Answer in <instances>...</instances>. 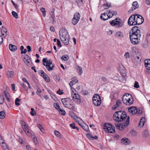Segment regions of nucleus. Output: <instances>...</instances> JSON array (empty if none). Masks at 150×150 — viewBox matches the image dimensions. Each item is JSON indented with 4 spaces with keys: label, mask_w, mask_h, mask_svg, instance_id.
Instances as JSON below:
<instances>
[{
    "label": "nucleus",
    "mask_w": 150,
    "mask_h": 150,
    "mask_svg": "<svg viewBox=\"0 0 150 150\" xmlns=\"http://www.w3.org/2000/svg\"><path fill=\"white\" fill-rule=\"evenodd\" d=\"M7 74L8 77H11L13 76L14 75V72L12 71H7Z\"/></svg>",
    "instance_id": "cd10ccee"
},
{
    "label": "nucleus",
    "mask_w": 150,
    "mask_h": 150,
    "mask_svg": "<svg viewBox=\"0 0 150 150\" xmlns=\"http://www.w3.org/2000/svg\"><path fill=\"white\" fill-rule=\"evenodd\" d=\"M57 45L59 47H61L62 46L61 45V43L59 40H57Z\"/></svg>",
    "instance_id": "e2e57ef3"
},
{
    "label": "nucleus",
    "mask_w": 150,
    "mask_h": 150,
    "mask_svg": "<svg viewBox=\"0 0 150 150\" xmlns=\"http://www.w3.org/2000/svg\"><path fill=\"white\" fill-rule=\"evenodd\" d=\"M4 95L5 96L6 98L9 97V94H8V93L6 91V90L4 91Z\"/></svg>",
    "instance_id": "4d7b16f0"
},
{
    "label": "nucleus",
    "mask_w": 150,
    "mask_h": 150,
    "mask_svg": "<svg viewBox=\"0 0 150 150\" xmlns=\"http://www.w3.org/2000/svg\"><path fill=\"white\" fill-rule=\"evenodd\" d=\"M12 14L13 16L15 18H18V14L16 12L14 11H13L12 12Z\"/></svg>",
    "instance_id": "09e8293b"
},
{
    "label": "nucleus",
    "mask_w": 150,
    "mask_h": 150,
    "mask_svg": "<svg viewBox=\"0 0 150 150\" xmlns=\"http://www.w3.org/2000/svg\"><path fill=\"white\" fill-rule=\"evenodd\" d=\"M144 65L147 69L150 70V59H148L145 60Z\"/></svg>",
    "instance_id": "6ab92c4d"
},
{
    "label": "nucleus",
    "mask_w": 150,
    "mask_h": 150,
    "mask_svg": "<svg viewBox=\"0 0 150 150\" xmlns=\"http://www.w3.org/2000/svg\"><path fill=\"white\" fill-rule=\"evenodd\" d=\"M115 36L117 38H120L123 37V35L120 31H118L116 33Z\"/></svg>",
    "instance_id": "a878e982"
},
{
    "label": "nucleus",
    "mask_w": 150,
    "mask_h": 150,
    "mask_svg": "<svg viewBox=\"0 0 150 150\" xmlns=\"http://www.w3.org/2000/svg\"><path fill=\"white\" fill-rule=\"evenodd\" d=\"M103 6H104L105 7V8L106 9L108 8H110L111 6L110 5H108L107 4H104L103 5Z\"/></svg>",
    "instance_id": "864d4df0"
},
{
    "label": "nucleus",
    "mask_w": 150,
    "mask_h": 150,
    "mask_svg": "<svg viewBox=\"0 0 150 150\" xmlns=\"http://www.w3.org/2000/svg\"><path fill=\"white\" fill-rule=\"evenodd\" d=\"M142 46L144 48H146L148 47V44L147 42L143 43L142 44Z\"/></svg>",
    "instance_id": "6e6d98bb"
},
{
    "label": "nucleus",
    "mask_w": 150,
    "mask_h": 150,
    "mask_svg": "<svg viewBox=\"0 0 150 150\" xmlns=\"http://www.w3.org/2000/svg\"><path fill=\"white\" fill-rule=\"evenodd\" d=\"M4 101V98L3 96L0 95V103L2 104Z\"/></svg>",
    "instance_id": "a18cd8bd"
},
{
    "label": "nucleus",
    "mask_w": 150,
    "mask_h": 150,
    "mask_svg": "<svg viewBox=\"0 0 150 150\" xmlns=\"http://www.w3.org/2000/svg\"><path fill=\"white\" fill-rule=\"evenodd\" d=\"M42 62L43 65L46 67V68L49 71H51L53 69L54 66V64H52V62L51 59L47 60V58H44L42 60Z\"/></svg>",
    "instance_id": "423d86ee"
},
{
    "label": "nucleus",
    "mask_w": 150,
    "mask_h": 150,
    "mask_svg": "<svg viewBox=\"0 0 150 150\" xmlns=\"http://www.w3.org/2000/svg\"><path fill=\"white\" fill-rule=\"evenodd\" d=\"M38 128L43 133H45V130L41 124H38Z\"/></svg>",
    "instance_id": "7c9ffc66"
},
{
    "label": "nucleus",
    "mask_w": 150,
    "mask_h": 150,
    "mask_svg": "<svg viewBox=\"0 0 150 150\" xmlns=\"http://www.w3.org/2000/svg\"><path fill=\"white\" fill-rule=\"evenodd\" d=\"M73 100L74 101L78 104L81 103V98L80 95L76 93L71 94Z\"/></svg>",
    "instance_id": "1a4fd4ad"
},
{
    "label": "nucleus",
    "mask_w": 150,
    "mask_h": 150,
    "mask_svg": "<svg viewBox=\"0 0 150 150\" xmlns=\"http://www.w3.org/2000/svg\"><path fill=\"white\" fill-rule=\"evenodd\" d=\"M22 127L27 134L29 136L30 135V134L29 132V131L28 129V127L25 124L24 125H22Z\"/></svg>",
    "instance_id": "aec40b11"
},
{
    "label": "nucleus",
    "mask_w": 150,
    "mask_h": 150,
    "mask_svg": "<svg viewBox=\"0 0 150 150\" xmlns=\"http://www.w3.org/2000/svg\"><path fill=\"white\" fill-rule=\"evenodd\" d=\"M134 87L136 88H138L139 87L138 83L137 81H135L134 84Z\"/></svg>",
    "instance_id": "5fc2aeb1"
},
{
    "label": "nucleus",
    "mask_w": 150,
    "mask_h": 150,
    "mask_svg": "<svg viewBox=\"0 0 150 150\" xmlns=\"http://www.w3.org/2000/svg\"><path fill=\"white\" fill-rule=\"evenodd\" d=\"M132 7L130 10V11H133L139 7V5L138 3L136 1L134 2L132 4Z\"/></svg>",
    "instance_id": "f3484780"
},
{
    "label": "nucleus",
    "mask_w": 150,
    "mask_h": 150,
    "mask_svg": "<svg viewBox=\"0 0 150 150\" xmlns=\"http://www.w3.org/2000/svg\"><path fill=\"white\" fill-rule=\"evenodd\" d=\"M125 112L120 111L116 112L113 115V119L116 122H120L124 121L127 118Z\"/></svg>",
    "instance_id": "f257e3e1"
},
{
    "label": "nucleus",
    "mask_w": 150,
    "mask_h": 150,
    "mask_svg": "<svg viewBox=\"0 0 150 150\" xmlns=\"http://www.w3.org/2000/svg\"><path fill=\"white\" fill-rule=\"evenodd\" d=\"M129 117L128 116L127 117L126 122L123 123V126H124V127H127L129 125Z\"/></svg>",
    "instance_id": "2f4dec72"
},
{
    "label": "nucleus",
    "mask_w": 150,
    "mask_h": 150,
    "mask_svg": "<svg viewBox=\"0 0 150 150\" xmlns=\"http://www.w3.org/2000/svg\"><path fill=\"white\" fill-rule=\"evenodd\" d=\"M9 49L12 51H14L17 49V47L16 45L11 44L9 45Z\"/></svg>",
    "instance_id": "5701e85b"
},
{
    "label": "nucleus",
    "mask_w": 150,
    "mask_h": 150,
    "mask_svg": "<svg viewBox=\"0 0 150 150\" xmlns=\"http://www.w3.org/2000/svg\"><path fill=\"white\" fill-rule=\"evenodd\" d=\"M77 69L79 75H81L83 73V70L81 67L78 66L77 68Z\"/></svg>",
    "instance_id": "e433bc0d"
},
{
    "label": "nucleus",
    "mask_w": 150,
    "mask_h": 150,
    "mask_svg": "<svg viewBox=\"0 0 150 150\" xmlns=\"http://www.w3.org/2000/svg\"><path fill=\"white\" fill-rule=\"evenodd\" d=\"M39 74L45 79L47 82H50V79L48 76L43 70H40L39 71Z\"/></svg>",
    "instance_id": "f8f14e48"
},
{
    "label": "nucleus",
    "mask_w": 150,
    "mask_h": 150,
    "mask_svg": "<svg viewBox=\"0 0 150 150\" xmlns=\"http://www.w3.org/2000/svg\"><path fill=\"white\" fill-rule=\"evenodd\" d=\"M118 79L119 81H125V78L123 76H122V77L120 76L119 77Z\"/></svg>",
    "instance_id": "13d9d810"
},
{
    "label": "nucleus",
    "mask_w": 150,
    "mask_h": 150,
    "mask_svg": "<svg viewBox=\"0 0 150 150\" xmlns=\"http://www.w3.org/2000/svg\"><path fill=\"white\" fill-rule=\"evenodd\" d=\"M5 113L4 111H1L0 112V118L3 119L5 117Z\"/></svg>",
    "instance_id": "72a5a7b5"
},
{
    "label": "nucleus",
    "mask_w": 150,
    "mask_h": 150,
    "mask_svg": "<svg viewBox=\"0 0 150 150\" xmlns=\"http://www.w3.org/2000/svg\"><path fill=\"white\" fill-rule=\"evenodd\" d=\"M23 58L25 63L28 66H29L31 62L30 57L27 54L24 55Z\"/></svg>",
    "instance_id": "ddd939ff"
},
{
    "label": "nucleus",
    "mask_w": 150,
    "mask_h": 150,
    "mask_svg": "<svg viewBox=\"0 0 150 150\" xmlns=\"http://www.w3.org/2000/svg\"><path fill=\"white\" fill-rule=\"evenodd\" d=\"M52 15L51 17L53 19V22L54 23V22H55V21L54 19L55 16L54 13L53 12H52Z\"/></svg>",
    "instance_id": "69168bd1"
},
{
    "label": "nucleus",
    "mask_w": 150,
    "mask_h": 150,
    "mask_svg": "<svg viewBox=\"0 0 150 150\" xmlns=\"http://www.w3.org/2000/svg\"><path fill=\"white\" fill-rule=\"evenodd\" d=\"M21 100L20 99H19L18 98H16L15 101V104L17 106L19 105L20 104L19 102Z\"/></svg>",
    "instance_id": "c03bdc74"
},
{
    "label": "nucleus",
    "mask_w": 150,
    "mask_h": 150,
    "mask_svg": "<svg viewBox=\"0 0 150 150\" xmlns=\"http://www.w3.org/2000/svg\"><path fill=\"white\" fill-rule=\"evenodd\" d=\"M54 134L57 137H60V134L59 133V132L57 131H54Z\"/></svg>",
    "instance_id": "603ef678"
},
{
    "label": "nucleus",
    "mask_w": 150,
    "mask_h": 150,
    "mask_svg": "<svg viewBox=\"0 0 150 150\" xmlns=\"http://www.w3.org/2000/svg\"><path fill=\"white\" fill-rule=\"evenodd\" d=\"M0 143L1 144L2 147L4 150H9L3 139L0 140Z\"/></svg>",
    "instance_id": "412c9836"
},
{
    "label": "nucleus",
    "mask_w": 150,
    "mask_h": 150,
    "mask_svg": "<svg viewBox=\"0 0 150 150\" xmlns=\"http://www.w3.org/2000/svg\"><path fill=\"white\" fill-rule=\"evenodd\" d=\"M128 111L133 115L135 114L137 112V109L135 107H131L128 109Z\"/></svg>",
    "instance_id": "dca6fc26"
},
{
    "label": "nucleus",
    "mask_w": 150,
    "mask_h": 150,
    "mask_svg": "<svg viewBox=\"0 0 150 150\" xmlns=\"http://www.w3.org/2000/svg\"><path fill=\"white\" fill-rule=\"evenodd\" d=\"M100 18L101 20L103 21H105L108 19V18H111V16L108 15V13H104L101 15Z\"/></svg>",
    "instance_id": "2eb2a0df"
},
{
    "label": "nucleus",
    "mask_w": 150,
    "mask_h": 150,
    "mask_svg": "<svg viewBox=\"0 0 150 150\" xmlns=\"http://www.w3.org/2000/svg\"><path fill=\"white\" fill-rule=\"evenodd\" d=\"M59 113L63 115H65L66 114V112L64 110H63L60 108L58 110Z\"/></svg>",
    "instance_id": "a19ab883"
},
{
    "label": "nucleus",
    "mask_w": 150,
    "mask_h": 150,
    "mask_svg": "<svg viewBox=\"0 0 150 150\" xmlns=\"http://www.w3.org/2000/svg\"><path fill=\"white\" fill-rule=\"evenodd\" d=\"M40 10L43 13V17H45L46 16V11L45 9L44 8H40Z\"/></svg>",
    "instance_id": "37998d69"
},
{
    "label": "nucleus",
    "mask_w": 150,
    "mask_h": 150,
    "mask_svg": "<svg viewBox=\"0 0 150 150\" xmlns=\"http://www.w3.org/2000/svg\"><path fill=\"white\" fill-rule=\"evenodd\" d=\"M69 58V57L66 55H64L62 56L61 58L64 61L67 60Z\"/></svg>",
    "instance_id": "de8ad7c7"
},
{
    "label": "nucleus",
    "mask_w": 150,
    "mask_h": 150,
    "mask_svg": "<svg viewBox=\"0 0 150 150\" xmlns=\"http://www.w3.org/2000/svg\"><path fill=\"white\" fill-rule=\"evenodd\" d=\"M54 106L55 108L56 109L59 110V109H60V108L59 105L57 103H55L54 104Z\"/></svg>",
    "instance_id": "49530a36"
},
{
    "label": "nucleus",
    "mask_w": 150,
    "mask_h": 150,
    "mask_svg": "<svg viewBox=\"0 0 150 150\" xmlns=\"http://www.w3.org/2000/svg\"><path fill=\"white\" fill-rule=\"evenodd\" d=\"M136 25H140L144 22L143 18L141 16L136 14Z\"/></svg>",
    "instance_id": "9b49d317"
},
{
    "label": "nucleus",
    "mask_w": 150,
    "mask_h": 150,
    "mask_svg": "<svg viewBox=\"0 0 150 150\" xmlns=\"http://www.w3.org/2000/svg\"><path fill=\"white\" fill-rule=\"evenodd\" d=\"M88 93V92L86 90L83 91H82V94L84 95H87Z\"/></svg>",
    "instance_id": "338daca9"
},
{
    "label": "nucleus",
    "mask_w": 150,
    "mask_h": 150,
    "mask_svg": "<svg viewBox=\"0 0 150 150\" xmlns=\"http://www.w3.org/2000/svg\"><path fill=\"white\" fill-rule=\"evenodd\" d=\"M114 138L115 139H118L119 138H120V136L118 134H116L114 136Z\"/></svg>",
    "instance_id": "0e129e2a"
},
{
    "label": "nucleus",
    "mask_w": 150,
    "mask_h": 150,
    "mask_svg": "<svg viewBox=\"0 0 150 150\" xmlns=\"http://www.w3.org/2000/svg\"><path fill=\"white\" fill-rule=\"evenodd\" d=\"M61 101L64 106L70 110L74 109L75 106L71 99L69 98H62Z\"/></svg>",
    "instance_id": "7ed1b4c3"
},
{
    "label": "nucleus",
    "mask_w": 150,
    "mask_h": 150,
    "mask_svg": "<svg viewBox=\"0 0 150 150\" xmlns=\"http://www.w3.org/2000/svg\"><path fill=\"white\" fill-rule=\"evenodd\" d=\"M140 28L137 26L133 27L132 29V32L130 31L129 33L130 39H133L134 38L140 39L141 35V33L139 30Z\"/></svg>",
    "instance_id": "f03ea898"
},
{
    "label": "nucleus",
    "mask_w": 150,
    "mask_h": 150,
    "mask_svg": "<svg viewBox=\"0 0 150 150\" xmlns=\"http://www.w3.org/2000/svg\"><path fill=\"white\" fill-rule=\"evenodd\" d=\"M76 77H74L71 78V80L72 81H71L70 83H69V85L71 88H73L72 86L75 84L76 83L78 82V81L77 79H75Z\"/></svg>",
    "instance_id": "a211bd4d"
},
{
    "label": "nucleus",
    "mask_w": 150,
    "mask_h": 150,
    "mask_svg": "<svg viewBox=\"0 0 150 150\" xmlns=\"http://www.w3.org/2000/svg\"><path fill=\"white\" fill-rule=\"evenodd\" d=\"M79 124L81 126L82 128L86 131H88L89 130V127L86 124H84L83 125H81V124Z\"/></svg>",
    "instance_id": "c756f323"
},
{
    "label": "nucleus",
    "mask_w": 150,
    "mask_h": 150,
    "mask_svg": "<svg viewBox=\"0 0 150 150\" xmlns=\"http://www.w3.org/2000/svg\"><path fill=\"white\" fill-rule=\"evenodd\" d=\"M119 70L120 74L122 76L126 75V71L124 67L122 64L120 65L119 67Z\"/></svg>",
    "instance_id": "4468645a"
},
{
    "label": "nucleus",
    "mask_w": 150,
    "mask_h": 150,
    "mask_svg": "<svg viewBox=\"0 0 150 150\" xmlns=\"http://www.w3.org/2000/svg\"><path fill=\"white\" fill-rule=\"evenodd\" d=\"M33 140L35 142V144H37V143H38V141L37 140V139L36 138V136H34V137L33 138Z\"/></svg>",
    "instance_id": "052dcab7"
},
{
    "label": "nucleus",
    "mask_w": 150,
    "mask_h": 150,
    "mask_svg": "<svg viewBox=\"0 0 150 150\" xmlns=\"http://www.w3.org/2000/svg\"><path fill=\"white\" fill-rule=\"evenodd\" d=\"M117 105H118L119 106H120L121 104V102L120 100H117L116 102Z\"/></svg>",
    "instance_id": "774afa93"
},
{
    "label": "nucleus",
    "mask_w": 150,
    "mask_h": 150,
    "mask_svg": "<svg viewBox=\"0 0 150 150\" xmlns=\"http://www.w3.org/2000/svg\"><path fill=\"white\" fill-rule=\"evenodd\" d=\"M129 139L127 138H123L121 140V142L122 144H123L127 145L128 143H127V142Z\"/></svg>",
    "instance_id": "c85d7f7f"
},
{
    "label": "nucleus",
    "mask_w": 150,
    "mask_h": 150,
    "mask_svg": "<svg viewBox=\"0 0 150 150\" xmlns=\"http://www.w3.org/2000/svg\"><path fill=\"white\" fill-rule=\"evenodd\" d=\"M108 13V15L111 16V18L113 16H115L117 15V12L116 11H112L111 10H109Z\"/></svg>",
    "instance_id": "b1692460"
},
{
    "label": "nucleus",
    "mask_w": 150,
    "mask_h": 150,
    "mask_svg": "<svg viewBox=\"0 0 150 150\" xmlns=\"http://www.w3.org/2000/svg\"><path fill=\"white\" fill-rule=\"evenodd\" d=\"M136 15H133L129 18L128 23L129 25H136Z\"/></svg>",
    "instance_id": "9d476101"
},
{
    "label": "nucleus",
    "mask_w": 150,
    "mask_h": 150,
    "mask_svg": "<svg viewBox=\"0 0 150 150\" xmlns=\"http://www.w3.org/2000/svg\"><path fill=\"white\" fill-rule=\"evenodd\" d=\"M84 1L85 0H76L77 4L79 6L82 5L83 4Z\"/></svg>",
    "instance_id": "f704fd0d"
},
{
    "label": "nucleus",
    "mask_w": 150,
    "mask_h": 150,
    "mask_svg": "<svg viewBox=\"0 0 150 150\" xmlns=\"http://www.w3.org/2000/svg\"><path fill=\"white\" fill-rule=\"evenodd\" d=\"M86 137L92 140L93 136L90 134L87 133L86 134Z\"/></svg>",
    "instance_id": "8fccbe9b"
},
{
    "label": "nucleus",
    "mask_w": 150,
    "mask_h": 150,
    "mask_svg": "<svg viewBox=\"0 0 150 150\" xmlns=\"http://www.w3.org/2000/svg\"><path fill=\"white\" fill-rule=\"evenodd\" d=\"M145 119L144 117H142L140 120V121L139 123V126L140 127H142V126L144 125L145 122Z\"/></svg>",
    "instance_id": "bb28decb"
},
{
    "label": "nucleus",
    "mask_w": 150,
    "mask_h": 150,
    "mask_svg": "<svg viewBox=\"0 0 150 150\" xmlns=\"http://www.w3.org/2000/svg\"><path fill=\"white\" fill-rule=\"evenodd\" d=\"M99 98H101L98 95L95 94L93 97V101L98 100Z\"/></svg>",
    "instance_id": "4c0bfd02"
},
{
    "label": "nucleus",
    "mask_w": 150,
    "mask_h": 150,
    "mask_svg": "<svg viewBox=\"0 0 150 150\" xmlns=\"http://www.w3.org/2000/svg\"><path fill=\"white\" fill-rule=\"evenodd\" d=\"M60 39L64 44L66 45L69 44V35L67 30H64L62 32L61 36H60Z\"/></svg>",
    "instance_id": "39448f33"
},
{
    "label": "nucleus",
    "mask_w": 150,
    "mask_h": 150,
    "mask_svg": "<svg viewBox=\"0 0 150 150\" xmlns=\"http://www.w3.org/2000/svg\"><path fill=\"white\" fill-rule=\"evenodd\" d=\"M79 21L78 19L73 18L72 19V23L73 25H75L78 23Z\"/></svg>",
    "instance_id": "79ce46f5"
},
{
    "label": "nucleus",
    "mask_w": 150,
    "mask_h": 150,
    "mask_svg": "<svg viewBox=\"0 0 150 150\" xmlns=\"http://www.w3.org/2000/svg\"><path fill=\"white\" fill-rule=\"evenodd\" d=\"M22 80L23 82H26L28 84L29 88H31L30 87V85L29 83L27 81L26 79L25 78L23 77L22 79Z\"/></svg>",
    "instance_id": "3c124183"
},
{
    "label": "nucleus",
    "mask_w": 150,
    "mask_h": 150,
    "mask_svg": "<svg viewBox=\"0 0 150 150\" xmlns=\"http://www.w3.org/2000/svg\"><path fill=\"white\" fill-rule=\"evenodd\" d=\"M131 43L134 45L137 44L139 42L138 40L140 39H136V38H134L133 39H130Z\"/></svg>",
    "instance_id": "393cba45"
},
{
    "label": "nucleus",
    "mask_w": 150,
    "mask_h": 150,
    "mask_svg": "<svg viewBox=\"0 0 150 150\" xmlns=\"http://www.w3.org/2000/svg\"><path fill=\"white\" fill-rule=\"evenodd\" d=\"M70 126L73 129H75L76 126H75V124L74 123L71 124L70 125Z\"/></svg>",
    "instance_id": "bf43d9fd"
},
{
    "label": "nucleus",
    "mask_w": 150,
    "mask_h": 150,
    "mask_svg": "<svg viewBox=\"0 0 150 150\" xmlns=\"http://www.w3.org/2000/svg\"><path fill=\"white\" fill-rule=\"evenodd\" d=\"M103 129L107 132L112 133L115 132V128L110 124L105 123L104 125Z\"/></svg>",
    "instance_id": "6e6552de"
},
{
    "label": "nucleus",
    "mask_w": 150,
    "mask_h": 150,
    "mask_svg": "<svg viewBox=\"0 0 150 150\" xmlns=\"http://www.w3.org/2000/svg\"><path fill=\"white\" fill-rule=\"evenodd\" d=\"M122 98L123 102L126 105H129L133 103V99L131 95L127 93L124 95Z\"/></svg>",
    "instance_id": "20e7f679"
},
{
    "label": "nucleus",
    "mask_w": 150,
    "mask_h": 150,
    "mask_svg": "<svg viewBox=\"0 0 150 150\" xmlns=\"http://www.w3.org/2000/svg\"><path fill=\"white\" fill-rule=\"evenodd\" d=\"M124 55L126 59L129 57V54L128 52H126L125 53Z\"/></svg>",
    "instance_id": "680f3d73"
},
{
    "label": "nucleus",
    "mask_w": 150,
    "mask_h": 150,
    "mask_svg": "<svg viewBox=\"0 0 150 150\" xmlns=\"http://www.w3.org/2000/svg\"><path fill=\"white\" fill-rule=\"evenodd\" d=\"M0 30H1V31H2V33H3V32L5 33L6 34H5L4 36L6 37L7 35V34H6V33L7 32V30L5 28L4 26H3L2 27V28L1 29H0Z\"/></svg>",
    "instance_id": "58836bf2"
},
{
    "label": "nucleus",
    "mask_w": 150,
    "mask_h": 150,
    "mask_svg": "<svg viewBox=\"0 0 150 150\" xmlns=\"http://www.w3.org/2000/svg\"><path fill=\"white\" fill-rule=\"evenodd\" d=\"M80 16L79 13H78L76 12L75 13L73 18H74L79 20Z\"/></svg>",
    "instance_id": "c9c22d12"
},
{
    "label": "nucleus",
    "mask_w": 150,
    "mask_h": 150,
    "mask_svg": "<svg viewBox=\"0 0 150 150\" xmlns=\"http://www.w3.org/2000/svg\"><path fill=\"white\" fill-rule=\"evenodd\" d=\"M142 135L144 137H146L149 136L148 131L146 129H145L142 133Z\"/></svg>",
    "instance_id": "473e14b6"
},
{
    "label": "nucleus",
    "mask_w": 150,
    "mask_h": 150,
    "mask_svg": "<svg viewBox=\"0 0 150 150\" xmlns=\"http://www.w3.org/2000/svg\"><path fill=\"white\" fill-rule=\"evenodd\" d=\"M110 24L112 26H115L118 28H121L123 25V23L119 18H117L115 19L110 21Z\"/></svg>",
    "instance_id": "0eeeda50"
},
{
    "label": "nucleus",
    "mask_w": 150,
    "mask_h": 150,
    "mask_svg": "<svg viewBox=\"0 0 150 150\" xmlns=\"http://www.w3.org/2000/svg\"><path fill=\"white\" fill-rule=\"evenodd\" d=\"M93 104L97 106H99L100 105L101 103V98H99L98 100H93Z\"/></svg>",
    "instance_id": "4be33fe9"
},
{
    "label": "nucleus",
    "mask_w": 150,
    "mask_h": 150,
    "mask_svg": "<svg viewBox=\"0 0 150 150\" xmlns=\"http://www.w3.org/2000/svg\"><path fill=\"white\" fill-rule=\"evenodd\" d=\"M31 111L30 112V113L31 115L33 116L36 114V112L34 110V109L33 108H31Z\"/></svg>",
    "instance_id": "ea45409f"
}]
</instances>
